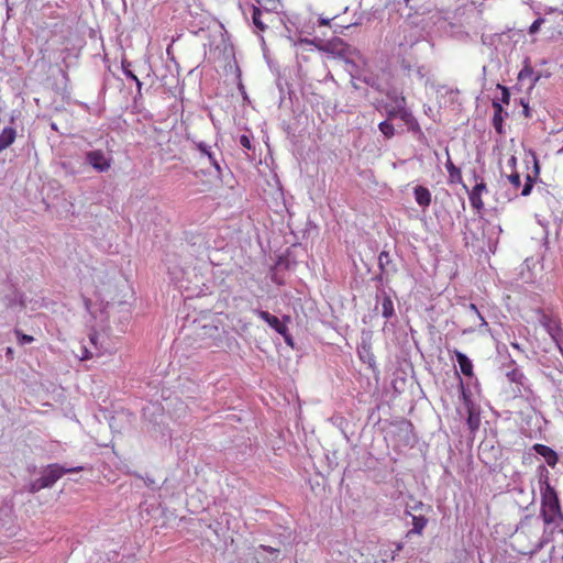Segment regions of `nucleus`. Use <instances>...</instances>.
<instances>
[{"label":"nucleus","mask_w":563,"mask_h":563,"mask_svg":"<svg viewBox=\"0 0 563 563\" xmlns=\"http://www.w3.org/2000/svg\"><path fill=\"white\" fill-rule=\"evenodd\" d=\"M508 98H509L508 90H507V88H504V101L508 102Z\"/></svg>","instance_id":"36"},{"label":"nucleus","mask_w":563,"mask_h":563,"mask_svg":"<svg viewBox=\"0 0 563 563\" xmlns=\"http://www.w3.org/2000/svg\"><path fill=\"white\" fill-rule=\"evenodd\" d=\"M488 191L486 183L484 179H481L479 183H476L472 190L468 192V199L471 206L477 212H481L484 209L483 194Z\"/></svg>","instance_id":"7"},{"label":"nucleus","mask_w":563,"mask_h":563,"mask_svg":"<svg viewBox=\"0 0 563 563\" xmlns=\"http://www.w3.org/2000/svg\"><path fill=\"white\" fill-rule=\"evenodd\" d=\"M395 314L394 302L390 296L384 292L382 298V316L386 319H390Z\"/></svg>","instance_id":"19"},{"label":"nucleus","mask_w":563,"mask_h":563,"mask_svg":"<svg viewBox=\"0 0 563 563\" xmlns=\"http://www.w3.org/2000/svg\"><path fill=\"white\" fill-rule=\"evenodd\" d=\"M197 150L205 156L208 157L211 165L217 169L218 173L221 172L220 164L218 159L214 157V154L211 152L210 146L205 142H199L196 144Z\"/></svg>","instance_id":"16"},{"label":"nucleus","mask_w":563,"mask_h":563,"mask_svg":"<svg viewBox=\"0 0 563 563\" xmlns=\"http://www.w3.org/2000/svg\"><path fill=\"white\" fill-rule=\"evenodd\" d=\"M543 22H544V19H542V18H539L536 21H533V23L529 27V33L536 34L540 30V26L543 24Z\"/></svg>","instance_id":"29"},{"label":"nucleus","mask_w":563,"mask_h":563,"mask_svg":"<svg viewBox=\"0 0 563 563\" xmlns=\"http://www.w3.org/2000/svg\"><path fill=\"white\" fill-rule=\"evenodd\" d=\"M238 144L243 148L247 157L255 153L254 137L250 133H243L236 139Z\"/></svg>","instance_id":"12"},{"label":"nucleus","mask_w":563,"mask_h":563,"mask_svg":"<svg viewBox=\"0 0 563 563\" xmlns=\"http://www.w3.org/2000/svg\"><path fill=\"white\" fill-rule=\"evenodd\" d=\"M85 161L98 173H104L110 169L112 158L102 150L89 151L85 154Z\"/></svg>","instance_id":"4"},{"label":"nucleus","mask_w":563,"mask_h":563,"mask_svg":"<svg viewBox=\"0 0 563 563\" xmlns=\"http://www.w3.org/2000/svg\"><path fill=\"white\" fill-rule=\"evenodd\" d=\"M263 51H264V57L266 58V60H267V63H268L269 67L272 68V65H271V60H269V57H268L267 51H266L265 48H263Z\"/></svg>","instance_id":"35"},{"label":"nucleus","mask_w":563,"mask_h":563,"mask_svg":"<svg viewBox=\"0 0 563 563\" xmlns=\"http://www.w3.org/2000/svg\"><path fill=\"white\" fill-rule=\"evenodd\" d=\"M318 22H319V25H329L330 19L320 18L318 20Z\"/></svg>","instance_id":"33"},{"label":"nucleus","mask_w":563,"mask_h":563,"mask_svg":"<svg viewBox=\"0 0 563 563\" xmlns=\"http://www.w3.org/2000/svg\"><path fill=\"white\" fill-rule=\"evenodd\" d=\"M16 132L13 128H4L0 134V153L9 147L15 140Z\"/></svg>","instance_id":"15"},{"label":"nucleus","mask_w":563,"mask_h":563,"mask_svg":"<svg viewBox=\"0 0 563 563\" xmlns=\"http://www.w3.org/2000/svg\"><path fill=\"white\" fill-rule=\"evenodd\" d=\"M537 454L541 455L547 464L551 467H554L558 463V454L554 450H552L550 446L544 444H536L533 446Z\"/></svg>","instance_id":"9"},{"label":"nucleus","mask_w":563,"mask_h":563,"mask_svg":"<svg viewBox=\"0 0 563 563\" xmlns=\"http://www.w3.org/2000/svg\"><path fill=\"white\" fill-rule=\"evenodd\" d=\"M470 309L472 311H474V313L478 317V319L481 320V324H479V328H484V329H488V323L486 322V320L484 319V317L481 314V312L478 311L476 305L474 303H471L470 305Z\"/></svg>","instance_id":"27"},{"label":"nucleus","mask_w":563,"mask_h":563,"mask_svg":"<svg viewBox=\"0 0 563 563\" xmlns=\"http://www.w3.org/2000/svg\"><path fill=\"white\" fill-rule=\"evenodd\" d=\"M508 180L511 184L512 188L517 191L521 185L520 174L517 172L511 173L508 176Z\"/></svg>","instance_id":"24"},{"label":"nucleus","mask_w":563,"mask_h":563,"mask_svg":"<svg viewBox=\"0 0 563 563\" xmlns=\"http://www.w3.org/2000/svg\"><path fill=\"white\" fill-rule=\"evenodd\" d=\"M415 200L419 207L422 209H427L430 207L432 202V195L430 190L421 185H418L413 188Z\"/></svg>","instance_id":"8"},{"label":"nucleus","mask_w":563,"mask_h":563,"mask_svg":"<svg viewBox=\"0 0 563 563\" xmlns=\"http://www.w3.org/2000/svg\"><path fill=\"white\" fill-rule=\"evenodd\" d=\"M454 355L456 357V362L459 363L462 374L467 377H472L474 375L472 361L464 353L457 350L454 351Z\"/></svg>","instance_id":"11"},{"label":"nucleus","mask_w":563,"mask_h":563,"mask_svg":"<svg viewBox=\"0 0 563 563\" xmlns=\"http://www.w3.org/2000/svg\"><path fill=\"white\" fill-rule=\"evenodd\" d=\"M541 515L547 525L560 526L563 521L558 494L548 481L544 482V486L541 488Z\"/></svg>","instance_id":"1"},{"label":"nucleus","mask_w":563,"mask_h":563,"mask_svg":"<svg viewBox=\"0 0 563 563\" xmlns=\"http://www.w3.org/2000/svg\"><path fill=\"white\" fill-rule=\"evenodd\" d=\"M7 354H12V349L11 347L7 349Z\"/></svg>","instance_id":"37"},{"label":"nucleus","mask_w":563,"mask_h":563,"mask_svg":"<svg viewBox=\"0 0 563 563\" xmlns=\"http://www.w3.org/2000/svg\"><path fill=\"white\" fill-rule=\"evenodd\" d=\"M379 131L384 134L386 139H390L395 135V128L394 125L388 121H383L378 125Z\"/></svg>","instance_id":"21"},{"label":"nucleus","mask_w":563,"mask_h":563,"mask_svg":"<svg viewBox=\"0 0 563 563\" xmlns=\"http://www.w3.org/2000/svg\"><path fill=\"white\" fill-rule=\"evenodd\" d=\"M493 108H494L493 125L498 133H501L503 132V122H504L503 107L500 103L494 101Z\"/></svg>","instance_id":"18"},{"label":"nucleus","mask_w":563,"mask_h":563,"mask_svg":"<svg viewBox=\"0 0 563 563\" xmlns=\"http://www.w3.org/2000/svg\"><path fill=\"white\" fill-rule=\"evenodd\" d=\"M20 305L24 306V301L22 300V297H20Z\"/></svg>","instance_id":"38"},{"label":"nucleus","mask_w":563,"mask_h":563,"mask_svg":"<svg viewBox=\"0 0 563 563\" xmlns=\"http://www.w3.org/2000/svg\"><path fill=\"white\" fill-rule=\"evenodd\" d=\"M253 13H252V21L253 24L261 31H264L266 27V23L263 20V16L266 18V21L269 20V18L273 15V13L268 10L262 11L261 9L253 7Z\"/></svg>","instance_id":"13"},{"label":"nucleus","mask_w":563,"mask_h":563,"mask_svg":"<svg viewBox=\"0 0 563 563\" xmlns=\"http://www.w3.org/2000/svg\"><path fill=\"white\" fill-rule=\"evenodd\" d=\"M467 426L471 431H475L479 427V417L474 413L473 409H468Z\"/></svg>","instance_id":"22"},{"label":"nucleus","mask_w":563,"mask_h":563,"mask_svg":"<svg viewBox=\"0 0 563 563\" xmlns=\"http://www.w3.org/2000/svg\"><path fill=\"white\" fill-rule=\"evenodd\" d=\"M258 316L266 321L274 330L282 333V322L276 316L271 314L267 311H257Z\"/></svg>","instance_id":"20"},{"label":"nucleus","mask_w":563,"mask_h":563,"mask_svg":"<svg viewBox=\"0 0 563 563\" xmlns=\"http://www.w3.org/2000/svg\"><path fill=\"white\" fill-rule=\"evenodd\" d=\"M538 175H539V165H538V162L534 161V175L533 176H531L530 174L527 175L526 183L521 190V196L527 197L530 195V192L533 188V185L536 183V179L538 178Z\"/></svg>","instance_id":"17"},{"label":"nucleus","mask_w":563,"mask_h":563,"mask_svg":"<svg viewBox=\"0 0 563 563\" xmlns=\"http://www.w3.org/2000/svg\"><path fill=\"white\" fill-rule=\"evenodd\" d=\"M135 85H136V89H137V92L141 93V90H142V81L137 78V81H134Z\"/></svg>","instance_id":"34"},{"label":"nucleus","mask_w":563,"mask_h":563,"mask_svg":"<svg viewBox=\"0 0 563 563\" xmlns=\"http://www.w3.org/2000/svg\"><path fill=\"white\" fill-rule=\"evenodd\" d=\"M404 2H405L406 4H409L410 0H404Z\"/></svg>","instance_id":"41"},{"label":"nucleus","mask_w":563,"mask_h":563,"mask_svg":"<svg viewBox=\"0 0 563 563\" xmlns=\"http://www.w3.org/2000/svg\"><path fill=\"white\" fill-rule=\"evenodd\" d=\"M422 508L423 504L421 501H415L413 506H410L406 509V515L410 516L412 519V529L408 532V534H421L426 528L428 519L422 514H413L418 512Z\"/></svg>","instance_id":"6"},{"label":"nucleus","mask_w":563,"mask_h":563,"mask_svg":"<svg viewBox=\"0 0 563 563\" xmlns=\"http://www.w3.org/2000/svg\"><path fill=\"white\" fill-rule=\"evenodd\" d=\"M387 113H388V118H389V119L395 118V117H397V115H399L401 119H405V118H406V115L408 114V113H407V111H406L404 108H401V109H399V110H396V109L394 108V109H391V110H388V112H387Z\"/></svg>","instance_id":"28"},{"label":"nucleus","mask_w":563,"mask_h":563,"mask_svg":"<svg viewBox=\"0 0 563 563\" xmlns=\"http://www.w3.org/2000/svg\"><path fill=\"white\" fill-rule=\"evenodd\" d=\"M510 162L515 164V163H516V158H515V157H511V158H510Z\"/></svg>","instance_id":"39"},{"label":"nucleus","mask_w":563,"mask_h":563,"mask_svg":"<svg viewBox=\"0 0 563 563\" xmlns=\"http://www.w3.org/2000/svg\"><path fill=\"white\" fill-rule=\"evenodd\" d=\"M446 154H449V152L446 151ZM445 168L448 170V174H449V180L451 184H462V172L459 167H456L454 165V163L452 162V159L450 158V155H448V159H446V163H445Z\"/></svg>","instance_id":"14"},{"label":"nucleus","mask_w":563,"mask_h":563,"mask_svg":"<svg viewBox=\"0 0 563 563\" xmlns=\"http://www.w3.org/2000/svg\"><path fill=\"white\" fill-rule=\"evenodd\" d=\"M532 68L529 66H526L519 73V78H523L525 76L531 75Z\"/></svg>","instance_id":"31"},{"label":"nucleus","mask_w":563,"mask_h":563,"mask_svg":"<svg viewBox=\"0 0 563 563\" xmlns=\"http://www.w3.org/2000/svg\"><path fill=\"white\" fill-rule=\"evenodd\" d=\"M89 343L90 346L82 345L80 360H90L92 357H99L103 355L107 350L103 347V344L100 342V334L97 332H91L89 334Z\"/></svg>","instance_id":"5"},{"label":"nucleus","mask_w":563,"mask_h":563,"mask_svg":"<svg viewBox=\"0 0 563 563\" xmlns=\"http://www.w3.org/2000/svg\"><path fill=\"white\" fill-rule=\"evenodd\" d=\"M122 71L125 75L126 78L137 81V77L131 71V63L126 59H122L121 62Z\"/></svg>","instance_id":"23"},{"label":"nucleus","mask_w":563,"mask_h":563,"mask_svg":"<svg viewBox=\"0 0 563 563\" xmlns=\"http://www.w3.org/2000/svg\"><path fill=\"white\" fill-rule=\"evenodd\" d=\"M282 262V257H279L276 262L277 265H279V263Z\"/></svg>","instance_id":"40"},{"label":"nucleus","mask_w":563,"mask_h":563,"mask_svg":"<svg viewBox=\"0 0 563 563\" xmlns=\"http://www.w3.org/2000/svg\"><path fill=\"white\" fill-rule=\"evenodd\" d=\"M481 179H484L479 174H477L475 170L473 172V180L476 183H479Z\"/></svg>","instance_id":"32"},{"label":"nucleus","mask_w":563,"mask_h":563,"mask_svg":"<svg viewBox=\"0 0 563 563\" xmlns=\"http://www.w3.org/2000/svg\"><path fill=\"white\" fill-rule=\"evenodd\" d=\"M302 34H310L307 30H299V37L298 40L300 42H305L311 45H314L319 51H322L324 53L333 54L339 57H346L350 54V45H347L342 38L340 37H333L329 41H323L321 38L314 37L312 40L302 38Z\"/></svg>","instance_id":"2"},{"label":"nucleus","mask_w":563,"mask_h":563,"mask_svg":"<svg viewBox=\"0 0 563 563\" xmlns=\"http://www.w3.org/2000/svg\"><path fill=\"white\" fill-rule=\"evenodd\" d=\"M378 267L380 269V275L377 277L378 280L383 279V274H387L388 272H396V267L393 264L391 257L387 251H382L378 255Z\"/></svg>","instance_id":"10"},{"label":"nucleus","mask_w":563,"mask_h":563,"mask_svg":"<svg viewBox=\"0 0 563 563\" xmlns=\"http://www.w3.org/2000/svg\"><path fill=\"white\" fill-rule=\"evenodd\" d=\"M15 334H16V338H18V342L21 345L30 344V343H32L34 341L33 336L24 334V333H22L19 330L15 331Z\"/></svg>","instance_id":"25"},{"label":"nucleus","mask_w":563,"mask_h":563,"mask_svg":"<svg viewBox=\"0 0 563 563\" xmlns=\"http://www.w3.org/2000/svg\"><path fill=\"white\" fill-rule=\"evenodd\" d=\"M84 470L82 466L64 467L59 464H49L42 471V481L44 485L49 488L52 487L63 475L69 473H78Z\"/></svg>","instance_id":"3"},{"label":"nucleus","mask_w":563,"mask_h":563,"mask_svg":"<svg viewBox=\"0 0 563 563\" xmlns=\"http://www.w3.org/2000/svg\"><path fill=\"white\" fill-rule=\"evenodd\" d=\"M44 488H47V487L44 485V482L40 477V478H37L36 481H34V482H32L30 484L29 490L31 493H37V492H40L41 489H44Z\"/></svg>","instance_id":"26"},{"label":"nucleus","mask_w":563,"mask_h":563,"mask_svg":"<svg viewBox=\"0 0 563 563\" xmlns=\"http://www.w3.org/2000/svg\"><path fill=\"white\" fill-rule=\"evenodd\" d=\"M286 322V318L284 317V323ZM284 341L290 345L291 347H294V342H292V339L286 333V329L284 328Z\"/></svg>","instance_id":"30"}]
</instances>
